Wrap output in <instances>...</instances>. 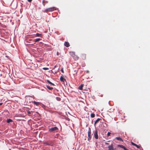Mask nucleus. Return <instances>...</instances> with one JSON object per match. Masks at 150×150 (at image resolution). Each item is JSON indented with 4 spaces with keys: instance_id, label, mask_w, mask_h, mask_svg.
I'll return each mask as SVG.
<instances>
[{
    "instance_id": "22",
    "label": "nucleus",
    "mask_w": 150,
    "mask_h": 150,
    "mask_svg": "<svg viewBox=\"0 0 150 150\" xmlns=\"http://www.w3.org/2000/svg\"><path fill=\"white\" fill-rule=\"evenodd\" d=\"M56 99L58 101H60L61 99L60 98L58 97H57L56 98Z\"/></svg>"
},
{
    "instance_id": "10",
    "label": "nucleus",
    "mask_w": 150,
    "mask_h": 150,
    "mask_svg": "<svg viewBox=\"0 0 150 150\" xmlns=\"http://www.w3.org/2000/svg\"><path fill=\"white\" fill-rule=\"evenodd\" d=\"M64 45L67 47H68L70 46L69 42H65Z\"/></svg>"
},
{
    "instance_id": "28",
    "label": "nucleus",
    "mask_w": 150,
    "mask_h": 150,
    "mask_svg": "<svg viewBox=\"0 0 150 150\" xmlns=\"http://www.w3.org/2000/svg\"><path fill=\"white\" fill-rule=\"evenodd\" d=\"M61 71L62 73H64V72L63 68H62V69H61Z\"/></svg>"
},
{
    "instance_id": "30",
    "label": "nucleus",
    "mask_w": 150,
    "mask_h": 150,
    "mask_svg": "<svg viewBox=\"0 0 150 150\" xmlns=\"http://www.w3.org/2000/svg\"><path fill=\"white\" fill-rule=\"evenodd\" d=\"M105 144L106 145H108L109 144V143H108L107 142H105Z\"/></svg>"
},
{
    "instance_id": "27",
    "label": "nucleus",
    "mask_w": 150,
    "mask_h": 150,
    "mask_svg": "<svg viewBox=\"0 0 150 150\" xmlns=\"http://www.w3.org/2000/svg\"><path fill=\"white\" fill-rule=\"evenodd\" d=\"M111 134V133L109 132H108L107 133V136H109Z\"/></svg>"
},
{
    "instance_id": "1",
    "label": "nucleus",
    "mask_w": 150,
    "mask_h": 150,
    "mask_svg": "<svg viewBox=\"0 0 150 150\" xmlns=\"http://www.w3.org/2000/svg\"><path fill=\"white\" fill-rule=\"evenodd\" d=\"M58 129V128L57 127H54L51 128H49L48 129V131L50 133H54L55 131Z\"/></svg>"
},
{
    "instance_id": "11",
    "label": "nucleus",
    "mask_w": 150,
    "mask_h": 150,
    "mask_svg": "<svg viewBox=\"0 0 150 150\" xmlns=\"http://www.w3.org/2000/svg\"><path fill=\"white\" fill-rule=\"evenodd\" d=\"M45 144L48 145L52 146L53 145V143L52 142H46Z\"/></svg>"
},
{
    "instance_id": "14",
    "label": "nucleus",
    "mask_w": 150,
    "mask_h": 150,
    "mask_svg": "<svg viewBox=\"0 0 150 150\" xmlns=\"http://www.w3.org/2000/svg\"><path fill=\"white\" fill-rule=\"evenodd\" d=\"M100 120V119L98 118L95 122L94 125H96Z\"/></svg>"
},
{
    "instance_id": "25",
    "label": "nucleus",
    "mask_w": 150,
    "mask_h": 150,
    "mask_svg": "<svg viewBox=\"0 0 150 150\" xmlns=\"http://www.w3.org/2000/svg\"><path fill=\"white\" fill-rule=\"evenodd\" d=\"M43 69L44 70H47L49 69L47 67H44L43 68Z\"/></svg>"
},
{
    "instance_id": "21",
    "label": "nucleus",
    "mask_w": 150,
    "mask_h": 150,
    "mask_svg": "<svg viewBox=\"0 0 150 150\" xmlns=\"http://www.w3.org/2000/svg\"><path fill=\"white\" fill-rule=\"evenodd\" d=\"M91 117H94L95 116V115L94 113H91Z\"/></svg>"
},
{
    "instance_id": "12",
    "label": "nucleus",
    "mask_w": 150,
    "mask_h": 150,
    "mask_svg": "<svg viewBox=\"0 0 150 150\" xmlns=\"http://www.w3.org/2000/svg\"><path fill=\"white\" fill-rule=\"evenodd\" d=\"M83 84H81L80 86L79 87L78 89L80 90H82L83 89Z\"/></svg>"
},
{
    "instance_id": "6",
    "label": "nucleus",
    "mask_w": 150,
    "mask_h": 150,
    "mask_svg": "<svg viewBox=\"0 0 150 150\" xmlns=\"http://www.w3.org/2000/svg\"><path fill=\"white\" fill-rule=\"evenodd\" d=\"M117 146L120 147L124 149V150H129L127 149L124 146L122 145H118Z\"/></svg>"
},
{
    "instance_id": "8",
    "label": "nucleus",
    "mask_w": 150,
    "mask_h": 150,
    "mask_svg": "<svg viewBox=\"0 0 150 150\" xmlns=\"http://www.w3.org/2000/svg\"><path fill=\"white\" fill-rule=\"evenodd\" d=\"M86 55L84 54H82L81 55V57L83 59H85L86 58Z\"/></svg>"
},
{
    "instance_id": "4",
    "label": "nucleus",
    "mask_w": 150,
    "mask_h": 150,
    "mask_svg": "<svg viewBox=\"0 0 150 150\" xmlns=\"http://www.w3.org/2000/svg\"><path fill=\"white\" fill-rule=\"evenodd\" d=\"M108 150H116V148H114L113 144H111L110 145L108 146Z\"/></svg>"
},
{
    "instance_id": "17",
    "label": "nucleus",
    "mask_w": 150,
    "mask_h": 150,
    "mask_svg": "<svg viewBox=\"0 0 150 150\" xmlns=\"http://www.w3.org/2000/svg\"><path fill=\"white\" fill-rule=\"evenodd\" d=\"M47 87L50 90H52L53 89V88L50 87L48 85H46Z\"/></svg>"
},
{
    "instance_id": "31",
    "label": "nucleus",
    "mask_w": 150,
    "mask_h": 150,
    "mask_svg": "<svg viewBox=\"0 0 150 150\" xmlns=\"http://www.w3.org/2000/svg\"><path fill=\"white\" fill-rule=\"evenodd\" d=\"M57 55H58V56L59 55V53L58 52H57Z\"/></svg>"
},
{
    "instance_id": "3",
    "label": "nucleus",
    "mask_w": 150,
    "mask_h": 150,
    "mask_svg": "<svg viewBox=\"0 0 150 150\" xmlns=\"http://www.w3.org/2000/svg\"><path fill=\"white\" fill-rule=\"evenodd\" d=\"M92 134L91 130V129L90 127L88 128V140L89 141L91 139L92 137Z\"/></svg>"
},
{
    "instance_id": "19",
    "label": "nucleus",
    "mask_w": 150,
    "mask_h": 150,
    "mask_svg": "<svg viewBox=\"0 0 150 150\" xmlns=\"http://www.w3.org/2000/svg\"><path fill=\"white\" fill-rule=\"evenodd\" d=\"M33 103L37 105H38L40 103L39 102H37L35 101H34Z\"/></svg>"
},
{
    "instance_id": "32",
    "label": "nucleus",
    "mask_w": 150,
    "mask_h": 150,
    "mask_svg": "<svg viewBox=\"0 0 150 150\" xmlns=\"http://www.w3.org/2000/svg\"><path fill=\"white\" fill-rule=\"evenodd\" d=\"M2 104V103H0V105H1Z\"/></svg>"
},
{
    "instance_id": "7",
    "label": "nucleus",
    "mask_w": 150,
    "mask_h": 150,
    "mask_svg": "<svg viewBox=\"0 0 150 150\" xmlns=\"http://www.w3.org/2000/svg\"><path fill=\"white\" fill-rule=\"evenodd\" d=\"M60 80L62 82H64L65 81H66V79H64V76L63 75H62L60 78Z\"/></svg>"
},
{
    "instance_id": "20",
    "label": "nucleus",
    "mask_w": 150,
    "mask_h": 150,
    "mask_svg": "<svg viewBox=\"0 0 150 150\" xmlns=\"http://www.w3.org/2000/svg\"><path fill=\"white\" fill-rule=\"evenodd\" d=\"M41 35H42L41 34H40L38 33H37L36 34V37H41Z\"/></svg>"
},
{
    "instance_id": "5",
    "label": "nucleus",
    "mask_w": 150,
    "mask_h": 150,
    "mask_svg": "<svg viewBox=\"0 0 150 150\" xmlns=\"http://www.w3.org/2000/svg\"><path fill=\"white\" fill-rule=\"evenodd\" d=\"M97 133H98L97 131L96 130L95 131H93L94 137L96 139H98V136Z\"/></svg>"
},
{
    "instance_id": "33",
    "label": "nucleus",
    "mask_w": 150,
    "mask_h": 150,
    "mask_svg": "<svg viewBox=\"0 0 150 150\" xmlns=\"http://www.w3.org/2000/svg\"><path fill=\"white\" fill-rule=\"evenodd\" d=\"M74 150H75V149H74Z\"/></svg>"
},
{
    "instance_id": "24",
    "label": "nucleus",
    "mask_w": 150,
    "mask_h": 150,
    "mask_svg": "<svg viewBox=\"0 0 150 150\" xmlns=\"http://www.w3.org/2000/svg\"><path fill=\"white\" fill-rule=\"evenodd\" d=\"M28 114L29 115H30L31 114V112L29 111H28L27 112Z\"/></svg>"
},
{
    "instance_id": "16",
    "label": "nucleus",
    "mask_w": 150,
    "mask_h": 150,
    "mask_svg": "<svg viewBox=\"0 0 150 150\" xmlns=\"http://www.w3.org/2000/svg\"><path fill=\"white\" fill-rule=\"evenodd\" d=\"M47 83H49L50 84H51V85H52V86H54V83H52V82H51L49 80H47Z\"/></svg>"
},
{
    "instance_id": "13",
    "label": "nucleus",
    "mask_w": 150,
    "mask_h": 150,
    "mask_svg": "<svg viewBox=\"0 0 150 150\" xmlns=\"http://www.w3.org/2000/svg\"><path fill=\"white\" fill-rule=\"evenodd\" d=\"M13 121L11 119L8 118L7 119V122L8 123H10L13 122Z\"/></svg>"
},
{
    "instance_id": "15",
    "label": "nucleus",
    "mask_w": 150,
    "mask_h": 150,
    "mask_svg": "<svg viewBox=\"0 0 150 150\" xmlns=\"http://www.w3.org/2000/svg\"><path fill=\"white\" fill-rule=\"evenodd\" d=\"M116 139H117V140L121 141H123V140L120 137H116Z\"/></svg>"
},
{
    "instance_id": "23",
    "label": "nucleus",
    "mask_w": 150,
    "mask_h": 150,
    "mask_svg": "<svg viewBox=\"0 0 150 150\" xmlns=\"http://www.w3.org/2000/svg\"><path fill=\"white\" fill-rule=\"evenodd\" d=\"M135 146H136L137 148H139V149L140 147V146H139V145H138L137 144H136Z\"/></svg>"
},
{
    "instance_id": "2",
    "label": "nucleus",
    "mask_w": 150,
    "mask_h": 150,
    "mask_svg": "<svg viewBox=\"0 0 150 150\" xmlns=\"http://www.w3.org/2000/svg\"><path fill=\"white\" fill-rule=\"evenodd\" d=\"M56 7H53L48 8L46 9L44 11V12L47 13L49 12H52L56 10Z\"/></svg>"
},
{
    "instance_id": "18",
    "label": "nucleus",
    "mask_w": 150,
    "mask_h": 150,
    "mask_svg": "<svg viewBox=\"0 0 150 150\" xmlns=\"http://www.w3.org/2000/svg\"><path fill=\"white\" fill-rule=\"evenodd\" d=\"M47 3V1H46L45 0H43L42 1V4L44 6H45V3Z\"/></svg>"
},
{
    "instance_id": "26",
    "label": "nucleus",
    "mask_w": 150,
    "mask_h": 150,
    "mask_svg": "<svg viewBox=\"0 0 150 150\" xmlns=\"http://www.w3.org/2000/svg\"><path fill=\"white\" fill-rule=\"evenodd\" d=\"M131 143L132 145H133V146H135L136 144L134 143L133 142H131Z\"/></svg>"
},
{
    "instance_id": "9",
    "label": "nucleus",
    "mask_w": 150,
    "mask_h": 150,
    "mask_svg": "<svg viewBox=\"0 0 150 150\" xmlns=\"http://www.w3.org/2000/svg\"><path fill=\"white\" fill-rule=\"evenodd\" d=\"M41 40V39H40V38H37V39H34L33 40H33V41H34L35 42V43H34V44H35L36 42H38Z\"/></svg>"
},
{
    "instance_id": "29",
    "label": "nucleus",
    "mask_w": 150,
    "mask_h": 150,
    "mask_svg": "<svg viewBox=\"0 0 150 150\" xmlns=\"http://www.w3.org/2000/svg\"><path fill=\"white\" fill-rule=\"evenodd\" d=\"M32 1V0H28V1L29 2H31Z\"/></svg>"
}]
</instances>
